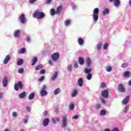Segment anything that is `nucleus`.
Returning <instances> with one entry per match:
<instances>
[{
  "mask_svg": "<svg viewBox=\"0 0 131 131\" xmlns=\"http://www.w3.org/2000/svg\"><path fill=\"white\" fill-rule=\"evenodd\" d=\"M42 68H43V66L42 64H39L36 67L35 70H40V69H42Z\"/></svg>",
  "mask_w": 131,
  "mask_h": 131,
  "instance_id": "obj_29",
  "label": "nucleus"
},
{
  "mask_svg": "<svg viewBox=\"0 0 131 131\" xmlns=\"http://www.w3.org/2000/svg\"><path fill=\"white\" fill-rule=\"evenodd\" d=\"M109 2L111 3L113 2V5L116 8H118L120 6V0H109Z\"/></svg>",
  "mask_w": 131,
  "mask_h": 131,
  "instance_id": "obj_7",
  "label": "nucleus"
},
{
  "mask_svg": "<svg viewBox=\"0 0 131 131\" xmlns=\"http://www.w3.org/2000/svg\"><path fill=\"white\" fill-rule=\"evenodd\" d=\"M127 66H128V63H124L121 65L122 68H126Z\"/></svg>",
  "mask_w": 131,
  "mask_h": 131,
  "instance_id": "obj_43",
  "label": "nucleus"
},
{
  "mask_svg": "<svg viewBox=\"0 0 131 131\" xmlns=\"http://www.w3.org/2000/svg\"><path fill=\"white\" fill-rule=\"evenodd\" d=\"M118 90L120 93H125V88L123 86L122 84H119L118 86Z\"/></svg>",
  "mask_w": 131,
  "mask_h": 131,
  "instance_id": "obj_8",
  "label": "nucleus"
},
{
  "mask_svg": "<svg viewBox=\"0 0 131 131\" xmlns=\"http://www.w3.org/2000/svg\"><path fill=\"white\" fill-rule=\"evenodd\" d=\"M33 17L37 18V19H43L45 18V13L39 11V10H36L33 13Z\"/></svg>",
  "mask_w": 131,
  "mask_h": 131,
  "instance_id": "obj_1",
  "label": "nucleus"
},
{
  "mask_svg": "<svg viewBox=\"0 0 131 131\" xmlns=\"http://www.w3.org/2000/svg\"><path fill=\"white\" fill-rule=\"evenodd\" d=\"M107 72H111L112 71V67L111 66L107 67L106 69Z\"/></svg>",
  "mask_w": 131,
  "mask_h": 131,
  "instance_id": "obj_40",
  "label": "nucleus"
},
{
  "mask_svg": "<svg viewBox=\"0 0 131 131\" xmlns=\"http://www.w3.org/2000/svg\"><path fill=\"white\" fill-rule=\"evenodd\" d=\"M91 64H92V60L91 58L87 57L86 58V66L87 67H90V66H91Z\"/></svg>",
  "mask_w": 131,
  "mask_h": 131,
  "instance_id": "obj_12",
  "label": "nucleus"
},
{
  "mask_svg": "<svg viewBox=\"0 0 131 131\" xmlns=\"http://www.w3.org/2000/svg\"><path fill=\"white\" fill-rule=\"evenodd\" d=\"M68 125V122H67V117L66 115L62 116V119L61 122L62 127H66Z\"/></svg>",
  "mask_w": 131,
  "mask_h": 131,
  "instance_id": "obj_4",
  "label": "nucleus"
},
{
  "mask_svg": "<svg viewBox=\"0 0 131 131\" xmlns=\"http://www.w3.org/2000/svg\"><path fill=\"white\" fill-rule=\"evenodd\" d=\"M86 79H88V80H91V79H92V74H87Z\"/></svg>",
  "mask_w": 131,
  "mask_h": 131,
  "instance_id": "obj_42",
  "label": "nucleus"
},
{
  "mask_svg": "<svg viewBox=\"0 0 131 131\" xmlns=\"http://www.w3.org/2000/svg\"><path fill=\"white\" fill-rule=\"evenodd\" d=\"M59 53H54L51 55V58L53 61H57L59 60Z\"/></svg>",
  "mask_w": 131,
  "mask_h": 131,
  "instance_id": "obj_6",
  "label": "nucleus"
},
{
  "mask_svg": "<svg viewBox=\"0 0 131 131\" xmlns=\"http://www.w3.org/2000/svg\"><path fill=\"white\" fill-rule=\"evenodd\" d=\"M23 88V84H22V81H19L17 82V84H14V89L15 91H19V89L22 90Z\"/></svg>",
  "mask_w": 131,
  "mask_h": 131,
  "instance_id": "obj_5",
  "label": "nucleus"
},
{
  "mask_svg": "<svg viewBox=\"0 0 131 131\" xmlns=\"http://www.w3.org/2000/svg\"><path fill=\"white\" fill-rule=\"evenodd\" d=\"M57 77H58V72H55L51 77L52 80H53V81L56 80V79H57Z\"/></svg>",
  "mask_w": 131,
  "mask_h": 131,
  "instance_id": "obj_16",
  "label": "nucleus"
},
{
  "mask_svg": "<svg viewBox=\"0 0 131 131\" xmlns=\"http://www.w3.org/2000/svg\"><path fill=\"white\" fill-rule=\"evenodd\" d=\"M107 86V85H106V83L104 82H102L100 85V88L101 89H105Z\"/></svg>",
  "mask_w": 131,
  "mask_h": 131,
  "instance_id": "obj_38",
  "label": "nucleus"
},
{
  "mask_svg": "<svg viewBox=\"0 0 131 131\" xmlns=\"http://www.w3.org/2000/svg\"><path fill=\"white\" fill-rule=\"evenodd\" d=\"M101 103H102L103 104H106V101L105 100V99L102 98L101 99Z\"/></svg>",
  "mask_w": 131,
  "mask_h": 131,
  "instance_id": "obj_58",
  "label": "nucleus"
},
{
  "mask_svg": "<svg viewBox=\"0 0 131 131\" xmlns=\"http://www.w3.org/2000/svg\"><path fill=\"white\" fill-rule=\"evenodd\" d=\"M77 89H75L72 93V97H74L77 95Z\"/></svg>",
  "mask_w": 131,
  "mask_h": 131,
  "instance_id": "obj_31",
  "label": "nucleus"
},
{
  "mask_svg": "<svg viewBox=\"0 0 131 131\" xmlns=\"http://www.w3.org/2000/svg\"><path fill=\"white\" fill-rule=\"evenodd\" d=\"M14 35L15 37L18 38L20 36V30H17L15 31Z\"/></svg>",
  "mask_w": 131,
  "mask_h": 131,
  "instance_id": "obj_18",
  "label": "nucleus"
},
{
  "mask_svg": "<svg viewBox=\"0 0 131 131\" xmlns=\"http://www.w3.org/2000/svg\"><path fill=\"white\" fill-rule=\"evenodd\" d=\"M43 115L45 116H47V115H48V112L46 111L43 113Z\"/></svg>",
  "mask_w": 131,
  "mask_h": 131,
  "instance_id": "obj_63",
  "label": "nucleus"
},
{
  "mask_svg": "<svg viewBox=\"0 0 131 131\" xmlns=\"http://www.w3.org/2000/svg\"><path fill=\"white\" fill-rule=\"evenodd\" d=\"M25 96H26V92L24 91L22 93L19 94L18 97L19 99H23L25 98Z\"/></svg>",
  "mask_w": 131,
  "mask_h": 131,
  "instance_id": "obj_22",
  "label": "nucleus"
},
{
  "mask_svg": "<svg viewBox=\"0 0 131 131\" xmlns=\"http://www.w3.org/2000/svg\"><path fill=\"white\" fill-rule=\"evenodd\" d=\"M61 11H62V6H60L57 8L56 14H60Z\"/></svg>",
  "mask_w": 131,
  "mask_h": 131,
  "instance_id": "obj_26",
  "label": "nucleus"
},
{
  "mask_svg": "<svg viewBox=\"0 0 131 131\" xmlns=\"http://www.w3.org/2000/svg\"><path fill=\"white\" fill-rule=\"evenodd\" d=\"M35 96V94H34V93H30L28 97L29 100H33L34 99V97Z\"/></svg>",
  "mask_w": 131,
  "mask_h": 131,
  "instance_id": "obj_23",
  "label": "nucleus"
},
{
  "mask_svg": "<svg viewBox=\"0 0 131 131\" xmlns=\"http://www.w3.org/2000/svg\"><path fill=\"white\" fill-rule=\"evenodd\" d=\"M19 19L20 20L21 23L24 24L26 23V18H25V15L24 14H21L19 16Z\"/></svg>",
  "mask_w": 131,
  "mask_h": 131,
  "instance_id": "obj_9",
  "label": "nucleus"
},
{
  "mask_svg": "<svg viewBox=\"0 0 131 131\" xmlns=\"http://www.w3.org/2000/svg\"><path fill=\"white\" fill-rule=\"evenodd\" d=\"M78 42L79 45H80V46H82L83 45V42H84V41H83V39L81 38H79L78 39Z\"/></svg>",
  "mask_w": 131,
  "mask_h": 131,
  "instance_id": "obj_32",
  "label": "nucleus"
},
{
  "mask_svg": "<svg viewBox=\"0 0 131 131\" xmlns=\"http://www.w3.org/2000/svg\"><path fill=\"white\" fill-rule=\"evenodd\" d=\"M128 101H129V96H127L125 99L122 101L123 104L124 105H126L127 103H128Z\"/></svg>",
  "mask_w": 131,
  "mask_h": 131,
  "instance_id": "obj_17",
  "label": "nucleus"
},
{
  "mask_svg": "<svg viewBox=\"0 0 131 131\" xmlns=\"http://www.w3.org/2000/svg\"><path fill=\"white\" fill-rule=\"evenodd\" d=\"M36 62H37V58L36 57H34L32 60V66L35 65Z\"/></svg>",
  "mask_w": 131,
  "mask_h": 131,
  "instance_id": "obj_30",
  "label": "nucleus"
},
{
  "mask_svg": "<svg viewBox=\"0 0 131 131\" xmlns=\"http://www.w3.org/2000/svg\"><path fill=\"white\" fill-rule=\"evenodd\" d=\"M48 63H49V64H50V65H52V64H53V62H52V60H49L48 61Z\"/></svg>",
  "mask_w": 131,
  "mask_h": 131,
  "instance_id": "obj_62",
  "label": "nucleus"
},
{
  "mask_svg": "<svg viewBox=\"0 0 131 131\" xmlns=\"http://www.w3.org/2000/svg\"><path fill=\"white\" fill-rule=\"evenodd\" d=\"M78 84L79 86H83V79L82 78H80L78 80Z\"/></svg>",
  "mask_w": 131,
  "mask_h": 131,
  "instance_id": "obj_15",
  "label": "nucleus"
},
{
  "mask_svg": "<svg viewBox=\"0 0 131 131\" xmlns=\"http://www.w3.org/2000/svg\"><path fill=\"white\" fill-rule=\"evenodd\" d=\"M108 90H104L102 91L101 92V96L103 97V98H105V99H107L108 98Z\"/></svg>",
  "mask_w": 131,
  "mask_h": 131,
  "instance_id": "obj_10",
  "label": "nucleus"
},
{
  "mask_svg": "<svg viewBox=\"0 0 131 131\" xmlns=\"http://www.w3.org/2000/svg\"><path fill=\"white\" fill-rule=\"evenodd\" d=\"M101 107V104H97L96 105V109H99V108Z\"/></svg>",
  "mask_w": 131,
  "mask_h": 131,
  "instance_id": "obj_53",
  "label": "nucleus"
},
{
  "mask_svg": "<svg viewBox=\"0 0 131 131\" xmlns=\"http://www.w3.org/2000/svg\"><path fill=\"white\" fill-rule=\"evenodd\" d=\"M25 52H26V49L25 48H22L20 49L19 54H24Z\"/></svg>",
  "mask_w": 131,
  "mask_h": 131,
  "instance_id": "obj_37",
  "label": "nucleus"
},
{
  "mask_svg": "<svg viewBox=\"0 0 131 131\" xmlns=\"http://www.w3.org/2000/svg\"><path fill=\"white\" fill-rule=\"evenodd\" d=\"M70 23H71V20L70 19H68L64 21V24L66 26H69V25H70Z\"/></svg>",
  "mask_w": 131,
  "mask_h": 131,
  "instance_id": "obj_36",
  "label": "nucleus"
},
{
  "mask_svg": "<svg viewBox=\"0 0 131 131\" xmlns=\"http://www.w3.org/2000/svg\"><path fill=\"white\" fill-rule=\"evenodd\" d=\"M112 131H119V130H118V128L116 127L114 128Z\"/></svg>",
  "mask_w": 131,
  "mask_h": 131,
  "instance_id": "obj_60",
  "label": "nucleus"
},
{
  "mask_svg": "<svg viewBox=\"0 0 131 131\" xmlns=\"http://www.w3.org/2000/svg\"><path fill=\"white\" fill-rule=\"evenodd\" d=\"M77 118H78V116L77 115L74 116L72 117L73 119H77Z\"/></svg>",
  "mask_w": 131,
  "mask_h": 131,
  "instance_id": "obj_59",
  "label": "nucleus"
},
{
  "mask_svg": "<svg viewBox=\"0 0 131 131\" xmlns=\"http://www.w3.org/2000/svg\"><path fill=\"white\" fill-rule=\"evenodd\" d=\"M3 86L6 88L8 85V77L5 76L3 81Z\"/></svg>",
  "mask_w": 131,
  "mask_h": 131,
  "instance_id": "obj_13",
  "label": "nucleus"
},
{
  "mask_svg": "<svg viewBox=\"0 0 131 131\" xmlns=\"http://www.w3.org/2000/svg\"><path fill=\"white\" fill-rule=\"evenodd\" d=\"M77 8V6L75 5H73V9L75 10Z\"/></svg>",
  "mask_w": 131,
  "mask_h": 131,
  "instance_id": "obj_61",
  "label": "nucleus"
},
{
  "mask_svg": "<svg viewBox=\"0 0 131 131\" xmlns=\"http://www.w3.org/2000/svg\"><path fill=\"white\" fill-rule=\"evenodd\" d=\"M10 60H11V57L9 55H7L3 61L4 64H8Z\"/></svg>",
  "mask_w": 131,
  "mask_h": 131,
  "instance_id": "obj_11",
  "label": "nucleus"
},
{
  "mask_svg": "<svg viewBox=\"0 0 131 131\" xmlns=\"http://www.w3.org/2000/svg\"><path fill=\"white\" fill-rule=\"evenodd\" d=\"M128 109H129V106L128 105H126L125 107V110L124 111L125 113H126V112H127V110H128Z\"/></svg>",
  "mask_w": 131,
  "mask_h": 131,
  "instance_id": "obj_45",
  "label": "nucleus"
},
{
  "mask_svg": "<svg viewBox=\"0 0 131 131\" xmlns=\"http://www.w3.org/2000/svg\"><path fill=\"white\" fill-rule=\"evenodd\" d=\"M128 84L131 86V80L129 81Z\"/></svg>",
  "mask_w": 131,
  "mask_h": 131,
  "instance_id": "obj_64",
  "label": "nucleus"
},
{
  "mask_svg": "<svg viewBox=\"0 0 131 131\" xmlns=\"http://www.w3.org/2000/svg\"><path fill=\"white\" fill-rule=\"evenodd\" d=\"M70 110H73L74 109V103L71 102L69 105Z\"/></svg>",
  "mask_w": 131,
  "mask_h": 131,
  "instance_id": "obj_28",
  "label": "nucleus"
},
{
  "mask_svg": "<svg viewBox=\"0 0 131 131\" xmlns=\"http://www.w3.org/2000/svg\"><path fill=\"white\" fill-rule=\"evenodd\" d=\"M92 68H85L84 69V72L86 74H90V72H92Z\"/></svg>",
  "mask_w": 131,
  "mask_h": 131,
  "instance_id": "obj_20",
  "label": "nucleus"
},
{
  "mask_svg": "<svg viewBox=\"0 0 131 131\" xmlns=\"http://www.w3.org/2000/svg\"><path fill=\"white\" fill-rule=\"evenodd\" d=\"M18 73L22 74L24 72V69L21 68L17 71Z\"/></svg>",
  "mask_w": 131,
  "mask_h": 131,
  "instance_id": "obj_44",
  "label": "nucleus"
},
{
  "mask_svg": "<svg viewBox=\"0 0 131 131\" xmlns=\"http://www.w3.org/2000/svg\"><path fill=\"white\" fill-rule=\"evenodd\" d=\"M106 110H102L101 111H100V116H104V115H105L106 114Z\"/></svg>",
  "mask_w": 131,
  "mask_h": 131,
  "instance_id": "obj_33",
  "label": "nucleus"
},
{
  "mask_svg": "<svg viewBox=\"0 0 131 131\" xmlns=\"http://www.w3.org/2000/svg\"><path fill=\"white\" fill-rule=\"evenodd\" d=\"M124 77H127V78L129 77L130 76V74L129 73V72L128 71L125 72L124 73Z\"/></svg>",
  "mask_w": 131,
  "mask_h": 131,
  "instance_id": "obj_34",
  "label": "nucleus"
},
{
  "mask_svg": "<svg viewBox=\"0 0 131 131\" xmlns=\"http://www.w3.org/2000/svg\"><path fill=\"white\" fill-rule=\"evenodd\" d=\"M93 21L97 22L99 19V8H96L93 10V13L92 14Z\"/></svg>",
  "mask_w": 131,
  "mask_h": 131,
  "instance_id": "obj_2",
  "label": "nucleus"
},
{
  "mask_svg": "<svg viewBox=\"0 0 131 131\" xmlns=\"http://www.w3.org/2000/svg\"><path fill=\"white\" fill-rule=\"evenodd\" d=\"M2 99H4V94L3 93L0 92V100H2Z\"/></svg>",
  "mask_w": 131,
  "mask_h": 131,
  "instance_id": "obj_51",
  "label": "nucleus"
},
{
  "mask_svg": "<svg viewBox=\"0 0 131 131\" xmlns=\"http://www.w3.org/2000/svg\"><path fill=\"white\" fill-rule=\"evenodd\" d=\"M45 79V77L42 76L40 78H39L38 80L39 81H42Z\"/></svg>",
  "mask_w": 131,
  "mask_h": 131,
  "instance_id": "obj_55",
  "label": "nucleus"
},
{
  "mask_svg": "<svg viewBox=\"0 0 131 131\" xmlns=\"http://www.w3.org/2000/svg\"><path fill=\"white\" fill-rule=\"evenodd\" d=\"M74 68H78V64L77 62H75L74 63Z\"/></svg>",
  "mask_w": 131,
  "mask_h": 131,
  "instance_id": "obj_48",
  "label": "nucleus"
},
{
  "mask_svg": "<svg viewBox=\"0 0 131 131\" xmlns=\"http://www.w3.org/2000/svg\"><path fill=\"white\" fill-rule=\"evenodd\" d=\"M68 71L69 72H71V71H72V64H69L68 66Z\"/></svg>",
  "mask_w": 131,
  "mask_h": 131,
  "instance_id": "obj_39",
  "label": "nucleus"
},
{
  "mask_svg": "<svg viewBox=\"0 0 131 131\" xmlns=\"http://www.w3.org/2000/svg\"><path fill=\"white\" fill-rule=\"evenodd\" d=\"M51 2H52V0H47L46 4L47 5H50Z\"/></svg>",
  "mask_w": 131,
  "mask_h": 131,
  "instance_id": "obj_57",
  "label": "nucleus"
},
{
  "mask_svg": "<svg viewBox=\"0 0 131 131\" xmlns=\"http://www.w3.org/2000/svg\"><path fill=\"white\" fill-rule=\"evenodd\" d=\"M52 121L55 124L56 122H59V121H60V118L59 117L53 118L52 119Z\"/></svg>",
  "mask_w": 131,
  "mask_h": 131,
  "instance_id": "obj_19",
  "label": "nucleus"
},
{
  "mask_svg": "<svg viewBox=\"0 0 131 131\" xmlns=\"http://www.w3.org/2000/svg\"><path fill=\"white\" fill-rule=\"evenodd\" d=\"M56 14V11H55V9H52L50 11V14L51 16H54Z\"/></svg>",
  "mask_w": 131,
  "mask_h": 131,
  "instance_id": "obj_41",
  "label": "nucleus"
},
{
  "mask_svg": "<svg viewBox=\"0 0 131 131\" xmlns=\"http://www.w3.org/2000/svg\"><path fill=\"white\" fill-rule=\"evenodd\" d=\"M46 73V70L45 69H42L40 71V74H45Z\"/></svg>",
  "mask_w": 131,
  "mask_h": 131,
  "instance_id": "obj_47",
  "label": "nucleus"
},
{
  "mask_svg": "<svg viewBox=\"0 0 131 131\" xmlns=\"http://www.w3.org/2000/svg\"><path fill=\"white\" fill-rule=\"evenodd\" d=\"M27 122H28V118L24 119V123L26 124Z\"/></svg>",
  "mask_w": 131,
  "mask_h": 131,
  "instance_id": "obj_52",
  "label": "nucleus"
},
{
  "mask_svg": "<svg viewBox=\"0 0 131 131\" xmlns=\"http://www.w3.org/2000/svg\"><path fill=\"white\" fill-rule=\"evenodd\" d=\"M60 92H61V89L60 88H57L54 90V95H59Z\"/></svg>",
  "mask_w": 131,
  "mask_h": 131,
  "instance_id": "obj_25",
  "label": "nucleus"
},
{
  "mask_svg": "<svg viewBox=\"0 0 131 131\" xmlns=\"http://www.w3.org/2000/svg\"><path fill=\"white\" fill-rule=\"evenodd\" d=\"M46 90H47V85H43L41 87V91H40V94L41 97H44V96H47V95H48V92Z\"/></svg>",
  "mask_w": 131,
  "mask_h": 131,
  "instance_id": "obj_3",
  "label": "nucleus"
},
{
  "mask_svg": "<svg viewBox=\"0 0 131 131\" xmlns=\"http://www.w3.org/2000/svg\"><path fill=\"white\" fill-rule=\"evenodd\" d=\"M102 46H103V43L102 42H99L97 45V51H101V49H102Z\"/></svg>",
  "mask_w": 131,
  "mask_h": 131,
  "instance_id": "obj_21",
  "label": "nucleus"
},
{
  "mask_svg": "<svg viewBox=\"0 0 131 131\" xmlns=\"http://www.w3.org/2000/svg\"><path fill=\"white\" fill-rule=\"evenodd\" d=\"M26 110L27 111H28V112H30L31 111V108H30V107L29 106H27L26 107Z\"/></svg>",
  "mask_w": 131,
  "mask_h": 131,
  "instance_id": "obj_54",
  "label": "nucleus"
},
{
  "mask_svg": "<svg viewBox=\"0 0 131 131\" xmlns=\"http://www.w3.org/2000/svg\"><path fill=\"white\" fill-rule=\"evenodd\" d=\"M18 116V114H17V113L16 112H13L12 113V116L13 117H17V116Z\"/></svg>",
  "mask_w": 131,
  "mask_h": 131,
  "instance_id": "obj_49",
  "label": "nucleus"
},
{
  "mask_svg": "<svg viewBox=\"0 0 131 131\" xmlns=\"http://www.w3.org/2000/svg\"><path fill=\"white\" fill-rule=\"evenodd\" d=\"M102 13L103 15H108V14H109V9L105 8L104 10H103Z\"/></svg>",
  "mask_w": 131,
  "mask_h": 131,
  "instance_id": "obj_27",
  "label": "nucleus"
},
{
  "mask_svg": "<svg viewBox=\"0 0 131 131\" xmlns=\"http://www.w3.org/2000/svg\"><path fill=\"white\" fill-rule=\"evenodd\" d=\"M37 0H29V2L30 4H34L36 2Z\"/></svg>",
  "mask_w": 131,
  "mask_h": 131,
  "instance_id": "obj_56",
  "label": "nucleus"
},
{
  "mask_svg": "<svg viewBox=\"0 0 131 131\" xmlns=\"http://www.w3.org/2000/svg\"><path fill=\"white\" fill-rule=\"evenodd\" d=\"M17 65L18 66H20L23 64V59H19L18 60H17V62L16 63Z\"/></svg>",
  "mask_w": 131,
  "mask_h": 131,
  "instance_id": "obj_35",
  "label": "nucleus"
},
{
  "mask_svg": "<svg viewBox=\"0 0 131 131\" xmlns=\"http://www.w3.org/2000/svg\"><path fill=\"white\" fill-rule=\"evenodd\" d=\"M49 122H50V120L48 118L45 119L42 122V124L43 126H48L49 125Z\"/></svg>",
  "mask_w": 131,
  "mask_h": 131,
  "instance_id": "obj_14",
  "label": "nucleus"
},
{
  "mask_svg": "<svg viewBox=\"0 0 131 131\" xmlns=\"http://www.w3.org/2000/svg\"><path fill=\"white\" fill-rule=\"evenodd\" d=\"M78 62L80 65H83V64H84V60H83V58L82 57H79Z\"/></svg>",
  "mask_w": 131,
  "mask_h": 131,
  "instance_id": "obj_24",
  "label": "nucleus"
},
{
  "mask_svg": "<svg viewBox=\"0 0 131 131\" xmlns=\"http://www.w3.org/2000/svg\"><path fill=\"white\" fill-rule=\"evenodd\" d=\"M108 45L107 43H105L103 46V49L104 50H107V47H108Z\"/></svg>",
  "mask_w": 131,
  "mask_h": 131,
  "instance_id": "obj_46",
  "label": "nucleus"
},
{
  "mask_svg": "<svg viewBox=\"0 0 131 131\" xmlns=\"http://www.w3.org/2000/svg\"><path fill=\"white\" fill-rule=\"evenodd\" d=\"M26 40L28 42H30L31 41V38H30V37L28 36L27 37Z\"/></svg>",
  "mask_w": 131,
  "mask_h": 131,
  "instance_id": "obj_50",
  "label": "nucleus"
}]
</instances>
